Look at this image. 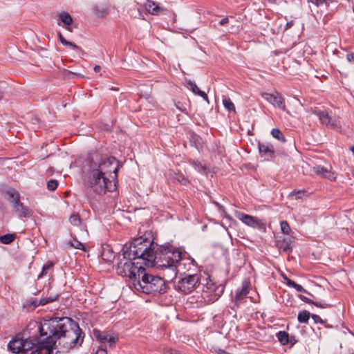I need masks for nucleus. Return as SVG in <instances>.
Here are the masks:
<instances>
[{"instance_id":"15","label":"nucleus","mask_w":354,"mask_h":354,"mask_svg":"<svg viewBox=\"0 0 354 354\" xmlns=\"http://www.w3.org/2000/svg\"><path fill=\"white\" fill-rule=\"evenodd\" d=\"M207 293H214V300H217L224 291V287L222 286H215L212 283H207L206 285Z\"/></svg>"},{"instance_id":"47","label":"nucleus","mask_w":354,"mask_h":354,"mask_svg":"<svg viewBox=\"0 0 354 354\" xmlns=\"http://www.w3.org/2000/svg\"><path fill=\"white\" fill-rule=\"evenodd\" d=\"M346 58V60L350 63L354 62V53H347Z\"/></svg>"},{"instance_id":"22","label":"nucleus","mask_w":354,"mask_h":354,"mask_svg":"<svg viewBox=\"0 0 354 354\" xmlns=\"http://www.w3.org/2000/svg\"><path fill=\"white\" fill-rule=\"evenodd\" d=\"M315 114L318 116L322 124L326 125V127L328 126V124L330 123L332 117H330L326 111H315Z\"/></svg>"},{"instance_id":"27","label":"nucleus","mask_w":354,"mask_h":354,"mask_svg":"<svg viewBox=\"0 0 354 354\" xmlns=\"http://www.w3.org/2000/svg\"><path fill=\"white\" fill-rule=\"evenodd\" d=\"M311 315H310V313L307 310L301 311L299 313L297 316L298 322L299 323L307 324Z\"/></svg>"},{"instance_id":"54","label":"nucleus","mask_w":354,"mask_h":354,"mask_svg":"<svg viewBox=\"0 0 354 354\" xmlns=\"http://www.w3.org/2000/svg\"><path fill=\"white\" fill-rule=\"evenodd\" d=\"M229 21V19L227 17H224L223 19H222L220 21H219V24L221 25V26H224L226 24H227Z\"/></svg>"},{"instance_id":"55","label":"nucleus","mask_w":354,"mask_h":354,"mask_svg":"<svg viewBox=\"0 0 354 354\" xmlns=\"http://www.w3.org/2000/svg\"><path fill=\"white\" fill-rule=\"evenodd\" d=\"M293 24H294L293 21H290L287 22L286 26H285V30L290 29L293 26Z\"/></svg>"},{"instance_id":"10","label":"nucleus","mask_w":354,"mask_h":354,"mask_svg":"<svg viewBox=\"0 0 354 354\" xmlns=\"http://www.w3.org/2000/svg\"><path fill=\"white\" fill-rule=\"evenodd\" d=\"M258 149L260 156L266 160H269L275 157L274 146L270 142H259Z\"/></svg>"},{"instance_id":"29","label":"nucleus","mask_w":354,"mask_h":354,"mask_svg":"<svg viewBox=\"0 0 354 354\" xmlns=\"http://www.w3.org/2000/svg\"><path fill=\"white\" fill-rule=\"evenodd\" d=\"M58 297L59 295L55 294L54 295H50L49 297L41 298L39 301V304H40L41 306H44L48 303H51L56 301L58 299Z\"/></svg>"},{"instance_id":"39","label":"nucleus","mask_w":354,"mask_h":354,"mask_svg":"<svg viewBox=\"0 0 354 354\" xmlns=\"http://www.w3.org/2000/svg\"><path fill=\"white\" fill-rule=\"evenodd\" d=\"M69 221L72 225L77 226L81 223V218L78 214H73L70 216Z\"/></svg>"},{"instance_id":"49","label":"nucleus","mask_w":354,"mask_h":354,"mask_svg":"<svg viewBox=\"0 0 354 354\" xmlns=\"http://www.w3.org/2000/svg\"><path fill=\"white\" fill-rule=\"evenodd\" d=\"M95 354H107L106 348L101 346L97 351H96Z\"/></svg>"},{"instance_id":"50","label":"nucleus","mask_w":354,"mask_h":354,"mask_svg":"<svg viewBox=\"0 0 354 354\" xmlns=\"http://www.w3.org/2000/svg\"><path fill=\"white\" fill-rule=\"evenodd\" d=\"M198 95L202 97L204 100L209 103L207 95L204 91H200Z\"/></svg>"},{"instance_id":"53","label":"nucleus","mask_w":354,"mask_h":354,"mask_svg":"<svg viewBox=\"0 0 354 354\" xmlns=\"http://www.w3.org/2000/svg\"><path fill=\"white\" fill-rule=\"evenodd\" d=\"M297 342V339H296L295 336L290 337V341L289 343L290 346L295 345Z\"/></svg>"},{"instance_id":"35","label":"nucleus","mask_w":354,"mask_h":354,"mask_svg":"<svg viewBox=\"0 0 354 354\" xmlns=\"http://www.w3.org/2000/svg\"><path fill=\"white\" fill-rule=\"evenodd\" d=\"M186 86L187 88L191 90L194 94L198 95L200 92V89L196 86L195 82H192V80H187L186 81Z\"/></svg>"},{"instance_id":"9","label":"nucleus","mask_w":354,"mask_h":354,"mask_svg":"<svg viewBox=\"0 0 354 354\" xmlns=\"http://www.w3.org/2000/svg\"><path fill=\"white\" fill-rule=\"evenodd\" d=\"M56 343L57 342H55L51 338H44L39 342V346H36L35 350L32 351L30 354H41L43 349L46 350V354H53Z\"/></svg>"},{"instance_id":"1","label":"nucleus","mask_w":354,"mask_h":354,"mask_svg":"<svg viewBox=\"0 0 354 354\" xmlns=\"http://www.w3.org/2000/svg\"><path fill=\"white\" fill-rule=\"evenodd\" d=\"M151 237V232H149L134 238L133 245L124 256L132 259L141 258L147 267L176 268L182 259L180 250L169 243L158 245Z\"/></svg>"},{"instance_id":"36","label":"nucleus","mask_w":354,"mask_h":354,"mask_svg":"<svg viewBox=\"0 0 354 354\" xmlns=\"http://www.w3.org/2000/svg\"><path fill=\"white\" fill-rule=\"evenodd\" d=\"M327 127L336 131H339L341 129L339 121L335 119V118H331L330 123Z\"/></svg>"},{"instance_id":"56","label":"nucleus","mask_w":354,"mask_h":354,"mask_svg":"<svg viewBox=\"0 0 354 354\" xmlns=\"http://www.w3.org/2000/svg\"><path fill=\"white\" fill-rule=\"evenodd\" d=\"M65 28L69 32H73V27L71 26V25L70 26H65Z\"/></svg>"},{"instance_id":"14","label":"nucleus","mask_w":354,"mask_h":354,"mask_svg":"<svg viewBox=\"0 0 354 354\" xmlns=\"http://www.w3.org/2000/svg\"><path fill=\"white\" fill-rule=\"evenodd\" d=\"M22 346V338L15 337L8 344V349L13 353L21 354Z\"/></svg>"},{"instance_id":"42","label":"nucleus","mask_w":354,"mask_h":354,"mask_svg":"<svg viewBox=\"0 0 354 354\" xmlns=\"http://www.w3.org/2000/svg\"><path fill=\"white\" fill-rule=\"evenodd\" d=\"M70 245L75 248H77V249H80V250H85V248H84V245L80 241L75 240V243H70Z\"/></svg>"},{"instance_id":"2","label":"nucleus","mask_w":354,"mask_h":354,"mask_svg":"<svg viewBox=\"0 0 354 354\" xmlns=\"http://www.w3.org/2000/svg\"><path fill=\"white\" fill-rule=\"evenodd\" d=\"M38 332L40 337L51 338L55 342L62 340L67 351L80 346L84 338V333L78 324L68 317L43 319L38 326Z\"/></svg>"},{"instance_id":"7","label":"nucleus","mask_w":354,"mask_h":354,"mask_svg":"<svg viewBox=\"0 0 354 354\" xmlns=\"http://www.w3.org/2000/svg\"><path fill=\"white\" fill-rule=\"evenodd\" d=\"M106 176L107 174H115V178L117 177L119 170V161L113 156L101 158L97 168Z\"/></svg>"},{"instance_id":"45","label":"nucleus","mask_w":354,"mask_h":354,"mask_svg":"<svg viewBox=\"0 0 354 354\" xmlns=\"http://www.w3.org/2000/svg\"><path fill=\"white\" fill-rule=\"evenodd\" d=\"M26 305L29 306H32V309H35L38 306H41L40 304H39V302L36 298L32 299L30 303H27Z\"/></svg>"},{"instance_id":"8","label":"nucleus","mask_w":354,"mask_h":354,"mask_svg":"<svg viewBox=\"0 0 354 354\" xmlns=\"http://www.w3.org/2000/svg\"><path fill=\"white\" fill-rule=\"evenodd\" d=\"M261 96L273 106H277L282 111L286 110L285 99L278 92H275L274 93H261Z\"/></svg>"},{"instance_id":"43","label":"nucleus","mask_w":354,"mask_h":354,"mask_svg":"<svg viewBox=\"0 0 354 354\" xmlns=\"http://www.w3.org/2000/svg\"><path fill=\"white\" fill-rule=\"evenodd\" d=\"M297 292H304L313 297H314V296L310 293L307 290L304 289L301 285L297 283L295 287L294 288Z\"/></svg>"},{"instance_id":"3","label":"nucleus","mask_w":354,"mask_h":354,"mask_svg":"<svg viewBox=\"0 0 354 354\" xmlns=\"http://www.w3.org/2000/svg\"><path fill=\"white\" fill-rule=\"evenodd\" d=\"M133 288L138 291L153 296L163 295L169 289L163 278L149 274L145 268L144 271L134 282Z\"/></svg>"},{"instance_id":"51","label":"nucleus","mask_w":354,"mask_h":354,"mask_svg":"<svg viewBox=\"0 0 354 354\" xmlns=\"http://www.w3.org/2000/svg\"><path fill=\"white\" fill-rule=\"evenodd\" d=\"M297 283H295L294 281L291 280L290 279H287L286 285L291 288H295Z\"/></svg>"},{"instance_id":"30","label":"nucleus","mask_w":354,"mask_h":354,"mask_svg":"<svg viewBox=\"0 0 354 354\" xmlns=\"http://www.w3.org/2000/svg\"><path fill=\"white\" fill-rule=\"evenodd\" d=\"M272 136L279 141L285 142L286 141L282 132L277 128H274L271 131Z\"/></svg>"},{"instance_id":"60","label":"nucleus","mask_w":354,"mask_h":354,"mask_svg":"<svg viewBox=\"0 0 354 354\" xmlns=\"http://www.w3.org/2000/svg\"><path fill=\"white\" fill-rule=\"evenodd\" d=\"M283 278L284 279V280H286V281L287 282V279H288L286 275L283 274Z\"/></svg>"},{"instance_id":"61","label":"nucleus","mask_w":354,"mask_h":354,"mask_svg":"<svg viewBox=\"0 0 354 354\" xmlns=\"http://www.w3.org/2000/svg\"><path fill=\"white\" fill-rule=\"evenodd\" d=\"M353 12H354V6H353Z\"/></svg>"},{"instance_id":"31","label":"nucleus","mask_w":354,"mask_h":354,"mask_svg":"<svg viewBox=\"0 0 354 354\" xmlns=\"http://www.w3.org/2000/svg\"><path fill=\"white\" fill-rule=\"evenodd\" d=\"M15 238V234H6L0 236V241L3 244H10L14 241Z\"/></svg>"},{"instance_id":"37","label":"nucleus","mask_w":354,"mask_h":354,"mask_svg":"<svg viewBox=\"0 0 354 354\" xmlns=\"http://www.w3.org/2000/svg\"><path fill=\"white\" fill-rule=\"evenodd\" d=\"M54 263L52 261H48L42 268L41 272L38 275V279L41 278L44 275L46 274L47 271L53 266Z\"/></svg>"},{"instance_id":"48","label":"nucleus","mask_w":354,"mask_h":354,"mask_svg":"<svg viewBox=\"0 0 354 354\" xmlns=\"http://www.w3.org/2000/svg\"><path fill=\"white\" fill-rule=\"evenodd\" d=\"M213 203L218 207L219 212L225 213V207L219 203L214 201Z\"/></svg>"},{"instance_id":"4","label":"nucleus","mask_w":354,"mask_h":354,"mask_svg":"<svg viewBox=\"0 0 354 354\" xmlns=\"http://www.w3.org/2000/svg\"><path fill=\"white\" fill-rule=\"evenodd\" d=\"M133 245V240L130 245L127 246L125 244L122 250L123 259L120 260L116 266V271L118 274L122 277H127L132 282V286H134V282L138 279V277L144 271L143 261L141 258H129L124 256L126 252H129L130 248Z\"/></svg>"},{"instance_id":"32","label":"nucleus","mask_w":354,"mask_h":354,"mask_svg":"<svg viewBox=\"0 0 354 354\" xmlns=\"http://www.w3.org/2000/svg\"><path fill=\"white\" fill-rule=\"evenodd\" d=\"M58 35V39L59 40V41L64 46H70L71 47H73L74 49H80V47L78 46H77L75 44L71 42V41H67L64 37L63 35H62L61 32H58L57 34Z\"/></svg>"},{"instance_id":"12","label":"nucleus","mask_w":354,"mask_h":354,"mask_svg":"<svg viewBox=\"0 0 354 354\" xmlns=\"http://www.w3.org/2000/svg\"><path fill=\"white\" fill-rule=\"evenodd\" d=\"M39 341L37 338L33 340L29 339H22L23 346L21 347V354H30V352L35 350V347L39 346Z\"/></svg>"},{"instance_id":"17","label":"nucleus","mask_w":354,"mask_h":354,"mask_svg":"<svg viewBox=\"0 0 354 354\" xmlns=\"http://www.w3.org/2000/svg\"><path fill=\"white\" fill-rule=\"evenodd\" d=\"M6 194L8 196V200L12 204L13 208L20 203V194L19 193L15 190V189L10 188L6 191Z\"/></svg>"},{"instance_id":"34","label":"nucleus","mask_w":354,"mask_h":354,"mask_svg":"<svg viewBox=\"0 0 354 354\" xmlns=\"http://www.w3.org/2000/svg\"><path fill=\"white\" fill-rule=\"evenodd\" d=\"M93 12L97 17H103L106 13V9L104 6H95L93 8Z\"/></svg>"},{"instance_id":"38","label":"nucleus","mask_w":354,"mask_h":354,"mask_svg":"<svg viewBox=\"0 0 354 354\" xmlns=\"http://www.w3.org/2000/svg\"><path fill=\"white\" fill-rule=\"evenodd\" d=\"M280 225L282 232L285 234H289L291 229L288 223L286 221H283L281 222Z\"/></svg>"},{"instance_id":"40","label":"nucleus","mask_w":354,"mask_h":354,"mask_svg":"<svg viewBox=\"0 0 354 354\" xmlns=\"http://www.w3.org/2000/svg\"><path fill=\"white\" fill-rule=\"evenodd\" d=\"M58 186V181L57 180H50L47 182V188L50 191H54Z\"/></svg>"},{"instance_id":"44","label":"nucleus","mask_w":354,"mask_h":354,"mask_svg":"<svg viewBox=\"0 0 354 354\" xmlns=\"http://www.w3.org/2000/svg\"><path fill=\"white\" fill-rule=\"evenodd\" d=\"M312 319L314 320L315 323H320V324H324L325 321H324L319 315L313 314L311 315Z\"/></svg>"},{"instance_id":"13","label":"nucleus","mask_w":354,"mask_h":354,"mask_svg":"<svg viewBox=\"0 0 354 354\" xmlns=\"http://www.w3.org/2000/svg\"><path fill=\"white\" fill-rule=\"evenodd\" d=\"M249 293V288L247 284L243 283L241 288L236 290V295L234 297L235 305L238 307L240 304L243 303L244 299Z\"/></svg>"},{"instance_id":"58","label":"nucleus","mask_w":354,"mask_h":354,"mask_svg":"<svg viewBox=\"0 0 354 354\" xmlns=\"http://www.w3.org/2000/svg\"><path fill=\"white\" fill-rule=\"evenodd\" d=\"M101 69V67L100 66H97L96 65L95 67H94V71L97 73L100 71Z\"/></svg>"},{"instance_id":"26","label":"nucleus","mask_w":354,"mask_h":354,"mask_svg":"<svg viewBox=\"0 0 354 354\" xmlns=\"http://www.w3.org/2000/svg\"><path fill=\"white\" fill-rule=\"evenodd\" d=\"M174 180L178 181L183 185H188L189 180L181 173L174 172Z\"/></svg>"},{"instance_id":"59","label":"nucleus","mask_w":354,"mask_h":354,"mask_svg":"<svg viewBox=\"0 0 354 354\" xmlns=\"http://www.w3.org/2000/svg\"><path fill=\"white\" fill-rule=\"evenodd\" d=\"M3 97V92L0 91V100H2Z\"/></svg>"},{"instance_id":"24","label":"nucleus","mask_w":354,"mask_h":354,"mask_svg":"<svg viewBox=\"0 0 354 354\" xmlns=\"http://www.w3.org/2000/svg\"><path fill=\"white\" fill-rule=\"evenodd\" d=\"M276 336L282 345H286L289 343L290 335L286 331L281 330L277 333Z\"/></svg>"},{"instance_id":"46","label":"nucleus","mask_w":354,"mask_h":354,"mask_svg":"<svg viewBox=\"0 0 354 354\" xmlns=\"http://www.w3.org/2000/svg\"><path fill=\"white\" fill-rule=\"evenodd\" d=\"M176 107L183 113H186L185 106L180 102H175Z\"/></svg>"},{"instance_id":"19","label":"nucleus","mask_w":354,"mask_h":354,"mask_svg":"<svg viewBox=\"0 0 354 354\" xmlns=\"http://www.w3.org/2000/svg\"><path fill=\"white\" fill-rule=\"evenodd\" d=\"M14 209L19 214L20 217L29 218L32 216V210L27 206H25L21 202L18 203Z\"/></svg>"},{"instance_id":"5","label":"nucleus","mask_w":354,"mask_h":354,"mask_svg":"<svg viewBox=\"0 0 354 354\" xmlns=\"http://www.w3.org/2000/svg\"><path fill=\"white\" fill-rule=\"evenodd\" d=\"M88 185L96 194L102 195L107 191L112 192L115 185H112L111 181L97 168L91 171L88 177Z\"/></svg>"},{"instance_id":"52","label":"nucleus","mask_w":354,"mask_h":354,"mask_svg":"<svg viewBox=\"0 0 354 354\" xmlns=\"http://www.w3.org/2000/svg\"><path fill=\"white\" fill-rule=\"evenodd\" d=\"M117 339H118L114 337H107V342H109L110 344V345H112V344H114L116 342Z\"/></svg>"},{"instance_id":"57","label":"nucleus","mask_w":354,"mask_h":354,"mask_svg":"<svg viewBox=\"0 0 354 354\" xmlns=\"http://www.w3.org/2000/svg\"><path fill=\"white\" fill-rule=\"evenodd\" d=\"M218 354H230V353H229L228 352L225 351V350L219 349L218 350Z\"/></svg>"},{"instance_id":"16","label":"nucleus","mask_w":354,"mask_h":354,"mask_svg":"<svg viewBox=\"0 0 354 354\" xmlns=\"http://www.w3.org/2000/svg\"><path fill=\"white\" fill-rule=\"evenodd\" d=\"M291 240L289 238H285L283 239H279L277 241L276 245L277 247L283 252L286 253H290L292 250V248L291 246Z\"/></svg>"},{"instance_id":"20","label":"nucleus","mask_w":354,"mask_h":354,"mask_svg":"<svg viewBox=\"0 0 354 354\" xmlns=\"http://www.w3.org/2000/svg\"><path fill=\"white\" fill-rule=\"evenodd\" d=\"M239 218L243 223L248 226L256 227L259 225L258 221L250 215L240 213Z\"/></svg>"},{"instance_id":"18","label":"nucleus","mask_w":354,"mask_h":354,"mask_svg":"<svg viewBox=\"0 0 354 354\" xmlns=\"http://www.w3.org/2000/svg\"><path fill=\"white\" fill-rule=\"evenodd\" d=\"M314 171L316 174L329 180H333L335 178L333 173L329 171L327 168L320 165L315 167Z\"/></svg>"},{"instance_id":"41","label":"nucleus","mask_w":354,"mask_h":354,"mask_svg":"<svg viewBox=\"0 0 354 354\" xmlns=\"http://www.w3.org/2000/svg\"><path fill=\"white\" fill-rule=\"evenodd\" d=\"M308 3H312L317 7H322L323 6H325L326 8V0H307Z\"/></svg>"},{"instance_id":"33","label":"nucleus","mask_w":354,"mask_h":354,"mask_svg":"<svg viewBox=\"0 0 354 354\" xmlns=\"http://www.w3.org/2000/svg\"><path fill=\"white\" fill-rule=\"evenodd\" d=\"M224 107L229 111L235 112V106L230 98L225 97L223 100Z\"/></svg>"},{"instance_id":"11","label":"nucleus","mask_w":354,"mask_h":354,"mask_svg":"<svg viewBox=\"0 0 354 354\" xmlns=\"http://www.w3.org/2000/svg\"><path fill=\"white\" fill-rule=\"evenodd\" d=\"M145 7L146 10L153 15H167L169 12L167 8L163 6H160L159 3L151 0H146Z\"/></svg>"},{"instance_id":"28","label":"nucleus","mask_w":354,"mask_h":354,"mask_svg":"<svg viewBox=\"0 0 354 354\" xmlns=\"http://www.w3.org/2000/svg\"><path fill=\"white\" fill-rule=\"evenodd\" d=\"M93 335L96 339L102 344H105L107 342V335L102 333L99 330L94 329Z\"/></svg>"},{"instance_id":"23","label":"nucleus","mask_w":354,"mask_h":354,"mask_svg":"<svg viewBox=\"0 0 354 354\" xmlns=\"http://www.w3.org/2000/svg\"><path fill=\"white\" fill-rule=\"evenodd\" d=\"M58 17L64 26H70L73 24V17L68 12H62L59 14Z\"/></svg>"},{"instance_id":"6","label":"nucleus","mask_w":354,"mask_h":354,"mask_svg":"<svg viewBox=\"0 0 354 354\" xmlns=\"http://www.w3.org/2000/svg\"><path fill=\"white\" fill-rule=\"evenodd\" d=\"M201 276L198 274H189L184 273L179 278L176 290L178 292L187 295L191 293L195 288L200 286Z\"/></svg>"},{"instance_id":"25","label":"nucleus","mask_w":354,"mask_h":354,"mask_svg":"<svg viewBox=\"0 0 354 354\" xmlns=\"http://www.w3.org/2000/svg\"><path fill=\"white\" fill-rule=\"evenodd\" d=\"M192 165L194 169L201 174H207L209 172V169L205 165L201 164L198 160H192Z\"/></svg>"},{"instance_id":"21","label":"nucleus","mask_w":354,"mask_h":354,"mask_svg":"<svg viewBox=\"0 0 354 354\" xmlns=\"http://www.w3.org/2000/svg\"><path fill=\"white\" fill-rule=\"evenodd\" d=\"M299 298L301 301H303L304 302H305L308 304L314 305L319 308H329V307L332 306V305L325 303V302L315 301L313 299H310L308 298L307 297L302 295H299Z\"/></svg>"}]
</instances>
